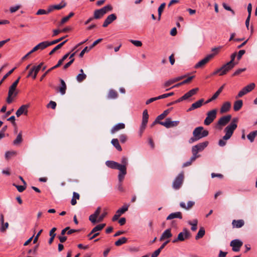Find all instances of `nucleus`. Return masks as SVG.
Wrapping results in <instances>:
<instances>
[{
    "mask_svg": "<svg viewBox=\"0 0 257 257\" xmlns=\"http://www.w3.org/2000/svg\"><path fill=\"white\" fill-rule=\"evenodd\" d=\"M118 96L117 92L113 89H110L109 91L107 97L109 99H115Z\"/></svg>",
    "mask_w": 257,
    "mask_h": 257,
    "instance_id": "obj_35",
    "label": "nucleus"
},
{
    "mask_svg": "<svg viewBox=\"0 0 257 257\" xmlns=\"http://www.w3.org/2000/svg\"><path fill=\"white\" fill-rule=\"evenodd\" d=\"M22 132H20L18 135L16 139L14 141V144H18L22 143Z\"/></svg>",
    "mask_w": 257,
    "mask_h": 257,
    "instance_id": "obj_47",
    "label": "nucleus"
},
{
    "mask_svg": "<svg viewBox=\"0 0 257 257\" xmlns=\"http://www.w3.org/2000/svg\"><path fill=\"white\" fill-rule=\"evenodd\" d=\"M130 42L137 47H141L142 43L140 41L131 40Z\"/></svg>",
    "mask_w": 257,
    "mask_h": 257,
    "instance_id": "obj_54",
    "label": "nucleus"
},
{
    "mask_svg": "<svg viewBox=\"0 0 257 257\" xmlns=\"http://www.w3.org/2000/svg\"><path fill=\"white\" fill-rule=\"evenodd\" d=\"M209 62V55L206 56V57L199 62H198L194 66L196 69L202 68L204 65Z\"/></svg>",
    "mask_w": 257,
    "mask_h": 257,
    "instance_id": "obj_20",
    "label": "nucleus"
},
{
    "mask_svg": "<svg viewBox=\"0 0 257 257\" xmlns=\"http://www.w3.org/2000/svg\"><path fill=\"white\" fill-rule=\"evenodd\" d=\"M2 227L1 228V231L2 232H5L6 229L9 227V224L8 222L3 223L2 224Z\"/></svg>",
    "mask_w": 257,
    "mask_h": 257,
    "instance_id": "obj_55",
    "label": "nucleus"
},
{
    "mask_svg": "<svg viewBox=\"0 0 257 257\" xmlns=\"http://www.w3.org/2000/svg\"><path fill=\"white\" fill-rule=\"evenodd\" d=\"M184 179V173H180L175 178L173 183V187L175 189H179L183 184Z\"/></svg>",
    "mask_w": 257,
    "mask_h": 257,
    "instance_id": "obj_8",
    "label": "nucleus"
},
{
    "mask_svg": "<svg viewBox=\"0 0 257 257\" xmlns=\"http://www.w3.org/2000/svg\"><path fill=\"white\" fill-rule=\"evenodd\" d=\"M161 250H162L160 248H159L152 254L151 257H158V256L160 253Z\"/></svg>",
    "mask_w": 257,
    "mask_h": 257,
    "instance_id": "obj_61",
    "label": "nucleus"
},
{
    "mask_svg": "<svg viewBox=\"0 0 257 257\" xmlns=\"http://www.w3.org/2000/svg\"><path fill=\"white\" fill-rule=\"evenodd\" d=\"M198 90L199 89L198 88H193L189 91L188 92H187L186 93H185L184 94V96L186 97V99L191 97L193 95L196 94L198 92Z\"/></svg>",
    "mask_w": 257,
    "mask_h": 257,
    "instance_id": "obj_31",
    "label": "nucleus"
},
{
    "mask_svg": "<svg viewBox=\"0 0 257 257\" xmlns=\"http://www.w3.org/2000/svg\"><path fill=\"white\" fill-rule=\"evenodd\" d=\"M91 49V48H90V47H85L80 52L79 54V57L82 58L83 56L85 53L89 52Z\"/></svg>",
    "mask_w": 257,
    "mask_h": 257,
    "instance_id": "obj_52",
    "label": "nucleus"
},
{
    "mask_svg": "<svg viewBox=\"0 0 257 257\" xmlns=\"http://www.w3.org/2000/svg\"><path fill=\"white\" fill-rule=\"evenodd\" d=\"M171 229L170 228L167 229L165 230L162 233L160 238V241H163L165 239H169V238L172 236V234L171 231Z\"/></svg>",
    "mask_w": 257,
    "mask_h": 257,
    "instance_id": "obj_19",
    "label": "nucleus"
},
{
    "mask_svg": "<svg viewBox=\"0 0 257 257\" xmlns=\"http://www.w3.org/2000/svg\"><path fill=\"white\" fill-rule=\"evenodd\" d=\"M64 38H65V37H62L59 39L54 40L52 41L49 42L50 45L51 46V45H54V44L59 43V42L62 41Z\"/></svg>",
    "mask_w": 257,
    "mask_h": 257,
    "instance_id": "obj_58",
    "label": "nucleus"
},
{
    "mask_svg": "<svg viewBox=\"0 0 257 257\" xmlns=\"http://www.w3.org/2000/svg\"><path fill=\"white\" fill-rule=\"evenodd\" d=\"M188 223L190 225H194V226H197L198 220L197 219H194L192 220L188 221Z\"/></svg>",
    "mask_w": 257,
    "mask_h": 257,
    "instance_id": "obj_60",
    "label": "nucleus"
},
{
    "mask_svg": "<svg viewBox=\"0 0 257 257\" xmlns=\"http://www.w3.org/2000/svg\"><path fill=\"white\" fill-rule=\"evenodd\" d=\"M236 56V53H233L231 55V60L226 64L223 65L220 68L214 71L212 73V75H215L217 73H219V75H223L225 74L235 65V63L234 62V61Z\"/></svg>",
    "mask_w": 257,
    "mask_h": 257,
    "instance_id": "obj_2",
    "label": "nucleus"
},
{
    "mask_svg": "<svg viewBox=\"0 0 257 257\" xmlns=\"http://www.w3.org/2000/svg\"><path fill=\"white\" fill-rule=\"evenodd\" d=\"M231 115L230 114L221 117L216 124L215 127L217 130H221L222 127L226 125L231 120Z\"/></svg>",
    "mask_w": 257,
    "mask_h": 257,
    "instance_id": "obj_6",
    "label": "nucleus"
},
{
    "mask_svg": "<svg viewBox=\"0 0 257 257\" xmlns=\"http://www.w3.org/2000/svg\"><path fill=\"white\" fill-rule=\"evenodd\" d=\"M20 78V77H18V78L12 84V85L9 87V92H12L13 93L18 92L16 90V88Z\"/></svg>",
    "mask_w": 257,
    "mask_h": 257,
    "instance_id": "obj_27",
    "label": "nucleus"
},
{
    "mask_svg": "<svg viewBox=\"0 0 257 257\" xmlns=\"http://www.w3.org/2000/svg\"><path fill=\"white\" fill-rule=\"evenodd\" d=\"M243 102L241 100L235 101L233 105V109L234 111H238L242 106Z\"/></svg>",
    "mask_w": 257,
    "mask_h": 257,
    "instance_id": "obj_32",
    "label": "nucleus"
},
{
    "mask_svg": "<svg viewBox=\"0 0 257 257\" xmlns=\"http://www.w3.org/2000/svg\"><path fill=\"white\" fill-rule=\"evenodd\" d=\"M106 214H107V213L104 212V213H102L101 215H100L98 217V219H97V223L101 222L103 220V218L105 217V216H106Z\"/></svg>",
    "mask_w": 257,
    "mask_h": 257,
    "instance_id": "obj_64",
    "label": "nucleus"
},
{
    "mask_svg": "<svg viewBox=\"0 0 257 257\" xmlns=\"http://www.w3.org/2000/svg\"><path fill=\"white\" fill-rule=\"evenodd\" d=\"M204 234H205V230L203 227H201V228H200L198 233L197 234L196 236H195V239H199L202 238L204 236Z\"/></svg>",
    "mask_w": 257,
    "mask_h": 257,
    "instance_id": "obj_46",
    "label": "nucleus"
},
{
    "mask_svg": "<svg viewBox=\"0 0 257 257\" xmlns=\"http://www.w3.org/2000/svg\"><path fill=\"white\" fill-rule=\"evenodd\" d=\"M223 87H224V85H222V86H221L218 89V90L215 93V94L211 98H210V102L215 100L217 98L218 95L222 92V91L223 89Z\"/></svg>",
    "mask_w": 257,
    "mask_h": 257,
    "instance_id": "obj_36",
    "label": "nucleus"
},
{
    "mask_svg": "<svg viewBox=\"0 0 257 257\" xmlns=\"http://www.w3.org/2000/svg\"><path fill=\"white\" fill-rule=\"evenodd\" d=\"M116 18V16L114 14H112L109 15L104 21L102 27L104 28L107 27L108 25L110 24L113 21H115Z\"/></svg>",
    "mask_w": 257,
    "mask_h": 257,
    "instance_id": "obj_15",
    "label": "nucleus"
},
{
    "mask_svg": "<svg viewBox=\"0 0 257 257\" xmlns=\"http://www.w3.org/2000/svg\"><path fill=\"white\" fill-rule=\"evenodd\" d=\"M127 137L125 134H121L119 136V142L121 144H124L127 140Z\"/></svg>",
    "mask_w": 257,
    "mask_h": 257,
    "instance_id": "obj_49",
    "label": "nucleus"
},
{
    "mask_svg": "<svg viewBox=\"0 0 257 257\" xmlns=\"http://www.w3.org/2000/svg\"><path fill=\"white\" fill-rule=\"evenodd\" d=\"M217 109L210 111V123L212 122L216 117Z\"/></svg>",
    "mask_w": 257,
    "mask_h": 257,
    "instance_id": "obj_44",
    "label": "nucleus"
},
{
    "mask_svg": "<svg viewBox=\"0 0 257 257\" xmlns=\"http://www.w3.org/2000/svg\"><path fill=\"white\" fill-rule=\"evenodd\" d=\"M38 45L40 50H44L46 48L50 46L49 42H48V41H44V42L40 43Z\"/></svg>",
    "mask_w": 257,
    "mask_h": 257,
    "instance_id": "obj_42",
    "label": "nucleus"
},
{
    "mask_svg": "<svg viewBox=\"0 0 257 257\" xmlns=\"http://www.w3.org/2000/svg\"><path fill=\"white\" fill-rule=\"evenodd\" d=\"M158 123L164 126L166 128H170L173 126H177L179 123V121H171V119L170 118H167L165 121L164 122H158Z\"/></svg>",
    "mask_w": 257,
    "mask_h": 257,
    "instance_id": "obj_11",
    "label": "nucleus"
},
{
    "mask_svg": "<svg viewBox=\"0 0 257 257\" xmlns=\"http://www.w3.org/2000/svg\"><path fill=\"white\" fill-rule=\"evenodd\" d=\"M86 78V75L84 73H80L77 76L76 79L78 82H81L85 80Z\"/></svg>",
    "mask_w": 257,
    "mask_h": 257,
    "instance_id": "obj_50",
    "label": "nucleus"
},
{
    "mask_svg": "<svg viewBox=\"0 0 257 257\" xmlns=\"http://www.w3.org/2000/svg\"><path fill=\"white\" fill-rule=\"evenodd\" d=\"M14 186H15L17 188L18 191L20 192H22L23 191H24L26 189V185H24V186H22V185H17L14 184Z\"/></svg>",
    "mask_w": 257,
    "mask_h": 257,
    "instance_id": "obj_53",
    "label": "nucleus"
},
{
    "mask_svg": "<svg viewBox=\"0 0 257 257\" xmlns=\"http://www.w3.org/2000/svg\"><path fill=\"white\" fill-rule=\"evenodd\" d=\"M105 226V223L100 224L97 225L95 226L91 231V232L87 235V236L89 237V240H92L98 236L99 235V233H96V231H101Z\"/></svg>",
    "mask_w": 257,
    "mask_h": 257,
    "instance_id": "obj_7",
    "label": "nucleus"
},
{
    "mask_svg": "<svg viewBox=\"0 0 257 257\" xmlns=\"http://www.w3.org/2000/svg\"><path fill=\"white\" fill-rule=\"evenodd\" d=\"M60 81L61 83V86L58 88V89L62 95H64L66 93L67 88L66 84L65 81L62 79H60Z\"/></svg>",
    "mask_w": 257,
    "mask_h": 257,
    "instance_id": "obj_25",
    "label": "nucleus"
},
{
    "mask_svg": "<svg viewBox=\"0 0 257 257\" xmlns=\"http://www.w3.org/2000/svg\"><path fill=\"white\" fill-rule=\"evenodd\" d=\"M56 103L53 101H50V102L47 104V107H50L53 109H55L56 107Z\"/></svg>",
    "mask_w": 257,
    "mask_h": 257,
    "instance_id": "obj_56",
    "label": "nucleus"
},
{
    "mask_svg": "<svg viewBox=\"0 0 257 257\" xmlns=\"http://www.w3.org/2000/svg\"><path fill=\"white\" fill-rule=\"evenodd\" d=\"M119 170V173L118 175V182L122 183L124 178V176L126 174V169L124 167V166H123Z\"/></svg>",
    "mask_w": 257,
    "mask_h": 257,
    "instance_id": "obj_21",
    "label": "nucleus"
},
{
    "mask_svg": "<svg viewBox=\"0 0 257 257\" xmlns=\"http://www.w3.org/2000/svg\"><path fill=\"white\" fill-rule=\"evenodd\" d=\"M16 69V67L14 68L13 69H12V70H11L10 71H9L6 74H5L3 78H2V79L1 80V81H0V85L2 84V83L3 82V81L10 75H11L13 72V71H14V70Z\"/></svg>",
    "mask_w": 257,
    "mask_h": 257,
    "instance_id": "obj_51",
    "label": "nucleus"
},
{
    "mask_svg": "<svg viewBox=\"0 0 257 257\" xmlns=\"http://www.w3.org/2000/svg\"><path fill=\"white\" fill-rule=\"evenodd\" d=\"M101 208L100 207H97L94 213L89 217V220L92 223L95 224L97 223V218L98 217Z\"/></svg>",
    "mask_w": 257,
    "mask_h": 257,
    "instance_id": "obj_14",
    "label": "nucleus"
},
{
    "mask_svg": "<svg viewBox=\"0 0 257 257\" xmlns=\"http://www.w3.org/2000/svg\"><path fill=\"white\" fill-rule=\"evenodd\" d=\"M194 204H195V202L192 201H188L187 203V206L186 205V204L184 202H182L180 203V206L182 208H184L186 210H189V209H191L194 206Z\"/></svg>",
    "mask_w": 257,
    "mask_h": 257,
    "instance_id": "obj_30",
    "label": "nucleus"
},
{
    "mask_svg": "<svg viewBox=\"0 0 257 257\" xmlns=\"http://www.w3.org/2000/svg\"><path fill=\"white\" fill-rule=\"evenodd\" d=\"M242 244V242L238 239H234L230 243V245L232 247V250L235 252L239 251Z\"/></svg>",
    "mask_w": 257,
    "mask_h": 257,
    "instance_id": "obj_12",
    "label": "nucleus"
},
{
    "mask_svg": "<svg viewBox=\"0 0 257 257\" xmlns=\"http://www.w3.org/2000/svg\"><path fill=\"white\" fill-rule=\"evenodd\" d=\"M50 12L49 8H48V10H45L43 9H39L36 13L37 15H48Z\"/></svg>",
    "mask_w": 257,
    "mask_h": 257,
    "instance_id": "obj_48",
    "label": "nucleus"
},
{
    "mask_svg": "<svg viewBox=\"0 0 257 257\" xmlns=\"http://www.w3.org/2000/svg\"><path fill=\"white\" fill-rule=\"evenodd\" d=\"M231 106V104L229 102H226L222 105L220 108V113H223L229 111Z\"/></svg>",
    "mask_w": 257,
    "mask_h": 257,
    "instance_id": "obj_29",
    "label": "nucleus"
},
{
    "mask_svg": "<svg viewBox=\"0 0 257 257\" xmlns=\"http://www.w3.org/2000/svg\"><path fill=\"white\" fill-rule=\"evenodd\" d=\"M206 146H194L192 149L193 156L191 157L189 161H187V162L183 164L182 167L185 168L189 166H190L192 164V163L194 162L196 160V159L198 157L196 156L198 152L201 151V150H203L204 147Z\"/></svg>",
    "mask_w": 257,
    "mask_h": 257,
    "instance_id": "obj_4",
    "label": "nucleus"
},
{
    "mask_svg": "<svg viewBox=\"0 0 257 257\" xmlns=\"http://www.w3.org/2000/svg\"><path fill=\"white\" fill-rule=\"evenodd\" d=\"M105 164L109 168L118 170H119L122 167L124 166H120V164L112 161H107L105 162Z\"/></svg>",
    "mask_w": 257,
    "mask_h": 257,
    "instance_id": "obj_16",
    "label": "nucleus"
},
{
    "mask_svg": "<svg viewBox=\"0 0 257 257\" xmlns=\"http://www.w3.org/2000/svg\"><path fill=\"white\" fill-rule=\"evenodd\" d=\"M222 5L224 9L230 11L233 15L235 14L234 11L233 10H232L231 8L228 6H227L226 4L223 3Z\"/></svg>",
    "mask_w": 257,
    "mask_h": 257,
    "instance_id": "obj_59",
    "label": "nucleus"
},
{
    "mask_svg": "<svg viewBox=\"0 0 257 257\" xmlns=\"http://www.w3.org/2000/svg\"><path fill=\"white\" fill-rule=\"evenodd\" d=\"M128 205H125L123 206L121 208L119 209L116 212L115 214L112 217V221H116L121 214L124 213L125 212L127 211L128 208Z\"/></svg>",
    "mask_w": 257,
    "mask_h": 257,
    "instance_id": "obj_13",
    "label": "nucleus"
},
{
    "mask_svg": "<svg viewBox=\"0 0 257 257\" xmlns=\"http://www.w3.org/2000/svg\"><path fill=\"white\" fill-rule=\"evenodd\" d=\"M127 240V239L125 237H122L115 242V245L117 246L121 245L122 244L125 243Z\"/></svg>",
    "mask_w": 257,
    "mask_h": 257,
    "instance_id": "obj_39",
    "label": "nucleus"
},
{
    "mask_svg": "<svg viewBox=\"0 0 257 257\" xmlns=\"http://www.w3.org/2000/svg\"><path fill=\"white\" fill-rule=\"evenodd\" d=\"M176 218L179 219L182 218V215L181 212H176L171 213L167 217V220H171Z\"/></svg>",
    "mask_w": 257,
    "mask_h": 257,
    "instance_id": "obj_26",
    "label": "nucleus"
},
{
    "mask_svg": "<svg viewBox=\"0 0 257 257\" xmlns=\"http://www.w3.org/2000/svg\"><path fill=\"white\" fill-rule=\"evenodd\" d=\"M169 112L170 110L169 109H167L165 110L162 114L158 115L156 120L153 123L152 126L155 125L156 123H158V122H160L159 120L164 119L165 116L169 114Z\"/></svg>",
    "mask_w": 257,
    "mask_h": 257,
    "instance_id": "obj_22",
    "label": "nucleus"
},
{
    "mask_svg": "<svg viewBox=\"0 0 257 257\" xmlns=\"http://www.w3.org/2000/svg\"><path fill=\"white\" fill-rule=\"evenodd\" d=\"M67 41V40L63 41V42L57 45L56 47H55L49 53V55H51L53 53H54L57 50L60 49L63 45Z\"/></svg>",
    "mask_w": 257,
    "mask_h": 257,
    "instance_id": "obj_37",
    "label": "nucleus"
},
{
    "mask_svg": "<svg viewBox=\"0 0 257 257\" xmlns=\"http://www.w3.org/2000/svg\"><path fill=\"white\" fill-rule=\"evenodd\" d=\"M166 6V4L165 3H162L160 6L158 8V20L160 21L161 19V14L163 12L165 7Z\"/></svg>",
    "mask_w": 257,
    "mask_h": 257,
    "instance_id": "obj_45",
    "label": "nucleus"
},
{
    "mask_svg": "<svg viewBox=\"0 0 257 257\" xmlns=\"http://www.w3.org/2000/svg\"><path fill=\"white\" fill-rule=\"evenodd\" d=\"M20 7L19 6H15L14 7H11L10 9V11L12 13H15L17 11Z\"/></svg>",
    "mask_w": 257,
    "mask_h": 257,
    "instance_id": "obj_62",
    "label": "nucleus"
},
{
    "mask_svg": "<svg viewBox=\"0 0 257 257\" xmlns=\"http://www.w3.org/2000/svg\"><path fill=\"white\" fill-rule=\"evenodd\" d=\"M66 6V3L62 1V2L58 5H51L49 7L50 12H52L54 10H61V9L65 7Z\"/></svg>",
    "mask_w": 257,
    "mask_h": 257,
    "instance_id": "obj_18",
    "label": "nucleus"
},
{
    "mask_svg": "<svg viewBox=\"0 0 257 257\" xmlns=\"http://www.w3.org/2000/svg\"><path fill=\"white\" fill-rule=\"evenodd\" d=\"M125 128V124L123 123H119L115 125L111 130V133L114 134L120 130Z\"/></svg>",
    "mask_w": 257,
    "mask_h": 257,
    "instance_id": "obj_23",
    "label": "nucleus"
},
{
    "mask_svg": "<svg viewBox=\"0 0 257 257\" xmlns=\"http://www.w3.org/2000/svg\"><path fill=\"white\" fill-rule=\"evenodd\" d=\"M33 70H34V74L33 76V78L35 79L37 76V74L40 71V69H39V67H36L35 66H34L33 67Z\"/></svg>",
    "mask_w": 257,
    "mask_h": 257,
    "instance_id": "obj_57",
    "label": "nucleus"
},
{
    "mask_svg": "<svg viewBox=\"0 0 257 257\" xmlns=\"http://www.w3.org/2000/svg\"><path fill=\"white\" fill-rule=\"evenodd\" d=\"M255 84L254 83H251L245 87H243L241 90H240L236 97H241L246 93L250 92L252 90H253L255 87Z\"/></svg>",
    "mask_w": 257,
    "mask_h": 257,
    "instance_id": "obj_10",
    "label": "nucleus"
},
{
    "mask_svg": "<svg viewBox=\"0 0 257 257\" xmlns=\"http://www.w3.org/2000/svg\"><path fill=\"white\" fill-rule=\"evenodd\" d=\"M175 83H176V82L175 81L174 78H173L170 79L166 81L162 85V87L163 88H167Z\"/></svg>",
    "mask_w": 257,
    "mask_h": 257,
    "instance_id": "obj_43",
    "label": "nucleus"
},
{
    "mask_svg": "<svg viewBox=\"0 0 257 257\" xmlns=\"http://www.w3.org/2000/svg\"><path fill=\"white\" fill-rule=\"evenodd\" d=\"M203 101L204 100L203 99L197 101L191 105V107L188 109V111H191L200 107L202 105Z\"/></svg>",
    "mask_w": 257,
    "mask_h": 257,
    "instance_id": "obj_24",
    "label": "nucleus"
},
{
    "mask_svg": "<svg viewBox=\"0 0 257 257\" xmlns=\"http://www.w3.org/2000/svg\"><path fill=\"white\" fill-rule=\"evenodd\" d=\"M237 124H229L224 129L225 136L219 141L218 145H225L226 141L228 140L232 136L234 131L236 128Z\"/></svg>",
    "mask_w": 257,
    "mask_h": 257,
    "instance_id": "obj_3",
    "label": "nucleus"
},
{
    "mask_svg": "<svg viewBox=\"0 0 257 257\" xmlns=\"http://www.w3.org/2000/svg\"><path fill=\"white\" fill-rule=\"evenodd\" d=\"M112 7L111 5H108L100 9L96 10L94 12V18L99 19L101 18L107 12L111 11Z\"/></svg>",
    "mask_w": 257,
    "mask_h": 257,
    "instance_id": "obj_5",
    "label": "nucleus"
},
{
    "mask_svg": "<svg viewBox=\"0 0 257 257\" xmlns=\"http://www.w3.org/2000/svg\"><path fill=\"white\" fill-rule=\"evenodd\" d=\"M245 53V51L244 50H240L238 53V54L237 55V58L238 60H240L242 57V56Z\"/></svg>",
    "mask_w": 257,
    "mask_h": 257,
    "instance_id": "obj_63",
    "label": "nucleus"
},
{
    "mask_svg": "<svg viewBox=\"0 0 257 257\" xmlns=\"http://www.w3.org/2000/svg\"><path fill=\"white\" fill-rule=\"evenodd\" d=\"M244 224V222L242 219L233 220L232 222V225L233 228H240Z\"/></svg>",
    "mask_w": 257,
    "mask_h": 257,
    "instance_id": "obj_28",
    "label": "nucleus"
},
{
    "mask_svg": "<svg viewBox=\"0 0 257 257\" xmlns=\"http://www.w3.org/2000/svg\"><path fill=\"white\" fill-rule=\"evenodd\" d=\"M221 47L214 48L211 49V53H210V60L212 59L216 55H217L220 51Z\"/></svg>",
    "mask_w": 257,
    "mask_h": 257,
    "instance_id": "obj_33",
    "label": "nucleus"
},
{
    "mask_svg": "<svg viewBox=\"0 0 257 257\" xmlns=\"http://www.w3.org/2000/svg\"><path fill=\"white\" fill-rule=\"evenodd\" d=\"M149 119V114L148 113V111L147 109L144 110L143 113V119H142V123L145 124H147Z\"/></svg>",
    "mask_w": 257,
    "mask_h": 257,
    "instance_id": "obj_40",
    "label": "nucleus"
},
{
    "mask_svg": "<svg viewBox=\"0 0 257 257\" xmlns=\"http://www.w3.org/2000/svg\"><path fill=\"white\" fill-rule=\"evenodd\" d=\"M209 132L207 130H204L202 126L196 127L193 131V136L189 140V143L192 144L202 138L207 137Z\"/></svg>",
    "mask_w": 257,
    "mask_h": 257,
    "instance_id": "obj_1",
    "label": "nucleus"
},
{
    "mask_svg": "<svg viewBox=\"0 0 257 257\" xmlns=\"http://www.w3.org/2000/svg\"><path fill=\"white\" fill-rule=\"evenodd\" d=\"M28 107L29 105L25 104L22 105L16 111V114L17 116L19 117L23 113L27 114Z\"/></svg>",
    "mask_w": 257,
    "mask_h": 257,
    "instance_id": "obj_17",
    "label": "nucleus"
},
{
    "mask_svg": "<svg viewBox=\"0 0 257 257\" xmlns=\"http://www.w3.org/2000/svg\"><path fill=\"white\" fill-rule=\"evenodd\" d=\"M18 92H16L15 93H13L12 92H10L8 91V97L7 98V102L8 103V104H10L13 101V98H12V96L14 95V97H15L17 96V95L18 94Z\"/></svg>",
    "mask_w": 257,
    "mask_h": 257,
    "instance_id": "obj_41",
    "label": "nucleus"
},
{
    "mask_svg": "<svg viewBox=\"0 0 257 257\" xmlns=\"http://www.w3.org/2000/svg\"><path fill=\"white\" fill-rule=\"evenodd\" d=\"M183 231V232H180L178 234L177 238L172 240L173 243H176L179 241H183L185 239L189 237L190 233L189 231L186 228L184 229Z\"/></svg>",
    "mask_w": 257,
    "mask_h": 257,
    "instance_id": "obj_9",
    "label": "nucleus"
},
{
    "mask_svg": "<svg viewBox=\"0 0 257 257\" xmlns=\"http://www.w3.org/2000/svg\"><path fill=\"white\" fill-rule=\"evenodd\" d=\"M256 136H257V131H254L250 132L247 136V138L249 140L250 143H252Z\"/></svg>",
    "mask_w": 257,
    "mask_h": 257,
    "instance_id": "obj_38",
    "label": "nucleus"
},
{
    "mask_svg": "<svg viewBox=\"0 0 257 257\" xmlns=\"http://www.w3.org/2000/svg\"><path fill=\"white\" fill-rule=\"evenodd\" d=\"M17 155V152L14 151H7L5 154V158L7 160H9L12 158L13 157L16 156Z\"/></svg>",
    "mask_w": 257,
    "mask_h": 257,
    "instance_id": "obj_34",
    "label": "nucleus"
}]
</instances>
